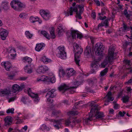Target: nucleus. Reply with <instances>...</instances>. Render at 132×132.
Returning a JSON list of instances; mask_svg holds the SVG:
<instances>
[{"instance_id": "f257e3e1", "label": "nucleus", "mask_w": 132, "mask_h": 132, "mask_svg": "<svg viewBox=\"0 0 132 132\" xmlns=\"http://www.w3.org/2000/svg\"><path fill=\"white\" fill-rule=\"evenodd\" d=\"M94 101H92L90 106L92 108L89 113V117L86 118L83 120L84 123L87 124L88 123L93 119L94 117H96L97 119H100L101 120L103 119V118L105 116L103 112L98 111V105L95 104Z\"/></svg>"}, {"instance_id": "f03ea898", "label": "nucleus", "mask_w": 132, "mask_h": 132, "mask_svg": "<svg viewBox=\"0 0 132 132\" xmlns=\"http://www.w3.org/2000/svg\"><path fill=\"white\" fill-rule=\"evenodd\" d=\"M114 48L112 46H110L109 48L108 56L105 57L103 61L101 63V66L102 68L105 67L109 63H110L112 60L116 58L115 56L116 53H115Z\"/></svg>"}, {"instance_id": "7ed1b4c3", "label": "nucleus", "mask_w": 132, "mask_h": 132, "mask_svg": "<svg viewBox=\"0 0 132 132\" xmlns=\"http://www.w3.org/2000/svg\"><path fill=\"white\" fill-rule=\"evenodd\" d=\"M78 7L79 9V12L78 11V8L77 7H71L69 9V11H68L67 12H66L65 14L66 16H68L69 15H73V11L75 12L76 13V17L78 18L79 19H82L81 14L82 13L84 10V6L83 5H79L78 6Z\"/></svg>"}, {"instance_id": "20e7f679", "label": "nucleus", "mask_w": 132, "mask_h": 132, "mask_svg": "<svg viewBox=\"0 0 132 132\" xmlns=\"http://www.w3.org/2000/svg\"><path fill=\"white\" fill-rule=\"evenodd\" d=\"M10 5L14 10L19 11L22 10V8L25 7V5L18 0H13L10 3Z\"/></svg>"}, {"instance_id": "39448f33", "label": "nucleus", "mask_w": 132, "mask_h": 132, "mask_svg": "<svg viewBox=\"0 0 132 132\" xmlns=\"http://www.w3.org/2000/svg\"><path fill=\"white\" fill-rule=\"evenodd\" d=\"M74 45L76 48L77 51L75 54V60L76 64L78 66H79V62L80 61L79 57L80 54L82 53L83 51V49L82 47H80L78 45L77 43H74Z\"/></svg>"}, {"instance_id": "423d86ee", "label": "nucleus", "mask_w": 132, "mask_h": 132, "mask_svg": "<svg viewBox=\"0 0 132 132\" xmlns=\"http://www.w3.org/2000/svg\"><path fill=\"white\" fill-rule=\"evenodd\" d=\"M77 88V87L76 86L69 87V86H68L65 84H63L58 87V88L59 91L62 92V93H64L68 90H69L70 91L74 92L75 89H76Z\"/></svg>"}, {"instance_id": "0eeeda50", "label": "nucleus", "mask_w": 132, "mask_h": 132, "mask_svg": "<svg viewBox=\"0 0 132 132\" xmlns=\"http://www.w3.org/2000/svg\"><path fill=\"white\" fill-rule=\"evenodd\" d=\"M104 50L103 44L101 43H98L96 44L94 48L95 54L96 55H101L103 50Z\"/></svg>"}, {"instance_id": "6e6552de", "label": "nucleus", "mask_w": 132, "mask_h": 132, "mask_svg": "<svg viewBox=\"0 0 132 132\" xmlns=\"http://www.w3.org/2000/svg\"><path fill=\"white\" fill-rule=\"evenodd\" d=\"M58 53L57 54V56L62 59H65L66 57V53L65 51L64 47L59 46L57 48Z\"/></svg>"}, {"instance_id": "1a4fd4ad", "label": "nucleus", "mask_w": 132, "mask_h": 132, "mask_svg": "<svg viewBox=\"0 0 132 132\" xmlns=\"http://www.w3.org/2000/svg\"><path fill=\"white\" fill-rule=\"evenodd\" d=\"M27 91L28 93L30 96L34 98V101L35 102H38L39 100L38 95L37 94H35L31 92L30 88L27 89Z\"/></svg>"}, {"instance_id": "9d476101", "label": "nucleus", "mask_w": 132, "mask_h": 132, "mask_svg": "<svg viewBox=\"0 0 132 132\" xmlns=\"http://www.w3.org/2000/svg\"><path fill=\"white\" fill-rule=\"evenodd\" d=\"M11 91L9 89H4L0 90V96L3 97L11 96Z\"/></svg>"}, {"instance_id": "9b49d317", "label": "nucleus", "mask_w": 132, "mask_h": 132, "mask_svg": "<svg viewBox=\"0 0 132 132\" xmlns=\"http://www.w3.org/2000/svg\"><path fill=\"white\" fill-rule=\"evenodd\" d=\"M78 31L75 30L71 31V32H68L67 34V36L68 38H70V39H75L76 38V35H77Z\"/></svg>"}, {"instance_id": "f8f14e48", "label": "nucleus", "mask_w": 132, "mask_h": 132, "mask_svg": "<svg viewBox=\"0 0 132 132\" xmlns=\"http://www.w3.org/2000/svg\"><path fill=\"white\" fill-rule=\"evenodd\" d=\"M40 14L43 18L45 20H49L50 17V13L43 10H41Z\"/></svg>"}, {"instance_id": "ddd939ff", "label": "nucleus", "mask_w": 132, "mask_h": 132, "mask_svg": "<svg viewBox=\"0 0 132 132\" xmlns=\"http://www.w3.org/2000/svg\"><path fill=\"white\" fill-rule=\"evenodd\" d=\"M48 68L46 65H41L39 67L37 70L38 72L39 73H44L48 70Z\"/></svg>"}, {"instance_id": "4468645a", "label": "nucleus", "mask_w": 132, "mask_h": 132, "mask_svg": "<svg viewBox=\"0 0 132 132\" xmlns=\"http://www.w3.org/2000/svg\"><path fill=\"white\" fill-rule=\"evenodd\" d=\"M8 33L7 31L5 29H1L0 30V35L1 39L5 40L7 36Z\"/></svg>"}, {"instance_id": "2eb2a0df", "label": "nucleus", "mask_w": 132, "mask_h": 132, "mask_svg": "<svg viewBox=\"0 0 132 132\" xmlns=\"http://www.w3.org/2000/svg\"><path fill=\"white\" fill-rule=\"evenodd\" d=\"M84 54L87 57L92 56L91 49L90 46H86L84 52Z\"/></svg>"}, {"instance_id": "dca6fc26", "label": "nucleus", "mask_w": 132, "mask_h": 132, "mask_svg": "<svg viewBox=\"0 0 132 132\" xmlns=\"http://www.w3.org/2000/svg\"><path fill=\"white\" fill-rule=\"evenodd\" d=\"M1 65L4 67L5 69L8 71H10L11 69V64L9 62H3L2 63Z\"/></svg>"}, {"instance_id": "f3484780", "label": "nucleus", "mask_w": 132, "mask_h": 132, "mask_svg": "<svg viewBox=\"0 0 132 132\" xmlns=\"http://www.w3.org/2000/svg\"><path fill=\"white\" fill-rule=\"evenodd\" d=\"M56 89H53L51 90L50 91H49L47 93L46 96V97L48 96L49 97H52V98L55 97L56 94L55 93Z\"/></svg>"}, {"instance_id": "a211bd4d", "label": "nucleus", "mask_w": 132, "mask_h": 132, "mask_svg": "<svg viewBox=\"0 0 132 132\" xmlns=\"http://www.w3.org/2000/svg\"><path fill=\"white\" fill-rule=\"evenodd\" d=\"M75 72V71L73 69L71 68H68L66 71V76L68 78H69L73 75Z\"/></svg>"}, {"instance_id": "6ab92c4d", "label": "nucleus", "mask_w": 132, "mask_h": 132, "mask_svg": "<svg viewBox=\"0 0 132 132\" xmlns=\"http://www.w3.org/2000/svg\"><path fill=\"white\" fill-rule=\"evenodd\" d=\"M64 27L61 24L59 25L57 31L58 33V34L59 36H61L63 34L62 32H64Z\"/></svg>"}, {"instance_id": "aec40b11", "label": "nucleus", "mask_w": 132, "mask_h": 132, "mask_svg": "<svg viewBox=\"0 0 132 132\" xmlns=\"http://www.w3.org/2000/svg\"><path fill=\"white\" fill-rule=\"evenodd\" d=\"M5 125L7 127L10 126L12 123V121L11 117H7L5 119Z\"/></svg>"}, {"instance_id": "412c9836", "label": "nucleus", "mask_w": 132, "mask_h": 132, "mask_svg": "<svg viewBox=\"0 0 132 132\" xmlns=\"http://www.w3.org/2000/svg\"><path fill=\"white\" fill-rule=\"evenodd\" d=\"M22 87H20L17 84H15L12 86V91L14 93H15L20 90H22Z\"/></svg>"}, {"instance_id": "4be33fe9", "label": "nucleus", "mask_w": 132, "mask_h": 132, "mask_svg": "<svg viewBox=\"0 0 132 132\" xmlns=\"http://www.w3.org/2000/svg\"><path fill=\"white\" fill-rule=\"evenodd\" d=\"M45 46V45L43 43L37 44L35 47V50L36 51L39 52L42 49L43 47H44Z\"/></svg>"}, {"instance_id": "5701e85b", "label": "nucleus", "mask_w": 132, "mask_h": 132, "mask_svg": "<svg viewBox=\"0 0 132 132\" xmlns=\"http://www.w3.org/2000/svg\"><path fill=\"white\" fill-rule=\"evenodd\" d=\"M92 68L94 70L97 69L99 66L98 62L97 61H95L91 65Z\"/></svg>"}, {"instance_id": "b1692460", "label": "nucleus", "mask_w": 132, "mask_h": 132, "mask_svg": "<svg viewBox=\"0 0 132 132\" xmlns=\"http://www.w3.org/2000/svg\"><path fill=\"white\" fill-rule=\"evenodd\" d=\"M111 93L110 91L109 92L106 94V96L107 97V98L108 99L107 101L108 103L110 101H112L114 99L113 97L111 96Z\"/></svg>"}, {"instance_id": "393cba45", "label": "nucleus", "mask_w": 132, "mask_h": 132, "mask_svg": "<svg viewBox=\"0 0 132 132\" xmlns=\"http://www.w3.org/2000/svg\"><path fill=\"white\" fill-rule=\"evenodd\" d=\"M42 60V61L45 64H47L49 62H51L52 61L50 59L48 58L45 56H43Z\"/></svg>"}, {"instance_id": "a878e982", "label": "nucleus", "mask_w": 132, "mask_h": 132, "mask_svg": "<svg viewBox=\"0 0 132 132\" xmlns=\"http://www.w3.org/2000/svg\"><path fill=\"white\" fill-rule=\"evenodd\" d=\"M25 71L28 73H30L32 72V68L29 66L27 65L24 68Z\"/></svg>"}, {"instance_id": "bb28decb", "label": "nucleus", "mask_w": 132, "mask_h": 132, "mask_svg": "<svg viewBox=\"0 0 132 132\" xmlns=\"http://www.w3.org/2000/svg\"><path fill=\"white\" fill-rule=\"evenodd\" d=\"M41 33L47 39H50V36L49 34L46 31L43 30L42 31H41Z\"/></svg>"}, {"instance_id": "cd10ccee", "label": "nucleus", "mask_w": 132, "mask_h": 132, "mask_svg": "<svg viewBox=\"0 0 132 132\" xmlns=\"http://www.w3.org/2000/svg\"><path fill=\"white\" fill-rule=\"evenodd\" d=\"M49 31L50 32V34L51 36L52 39H54L55 37V36L54 33V28L53 27H52L50 28Z\"/></svg>"}, {"instance_id": "c85d7f7f", "label": "nucleus", "mask_w": 132, "mask_h": 132, "mask_svg": "<svg viewBox=\"0 0 132 132\" xmlns=\"http://www.w3.org/2000/svg\"><path fill=\"white\" fill-rule=\"evenodd\" d=\"M78 114V112L76 111H71L68 112L67 114L70 117H71L72 116H75Z\"/></svg>"}, {"instance_id": "c756f323", "label": "nucleus", "mask_w": 132, "mask_h": 132, "mask_svg": "<svg viewBox=\"0 0 132 132\" xmlns=\"http://www.w3.org/2000/svg\"><path fill=\"white\" fill-rule=\"evenodd\" d=\"M23 60H24V62L28 63H30L32 60L31 58L27 56L24 57L23 58Z\"/></svg>"}, {"instance_id": "7c9ffc66", "label": "nucleus", "mask_w": 132, "mask_h": 132, "mask_svg": "<svg viewBox=\"0 0 132 132\" xmlns=\"http://www.w3.org/2000/svg\"><path fill=\"white\" fill-rule=\"evenodd\" d=\"M8 3L7 2H3L2 3V6L5 10H7L9 9L8 7Z\"/></svg>"}, {"instance_id": "2f4dec72", "label": "nucleus", "mask_w": 132, "mask_h": 132, "mask_svg": "<svg viewBox=\"0 0 132 132\" xmlns=\"http://www.w3.org/2000/svg\"><path fill=\"white\" fill-rule=\"evenodd\" d=\"M39 129L40 130L42 131H43L44 130L48 131L49 130V129L44 124L40 126V127L39 128Z\"/></svg>"}, {"instance_id": "473e14b6", "label": "nucleus", "mask_w": 132, "mask_h": 132, "mask_svg": "<svg viewBox=\"0 0 132 132\" xmlns=\"http://www.w3.org/2000/svg\"><path fill=\"white\" fill-rule=\"evenodd\" d=\"M108 71V68H105L101 72L100 74V77H102L105 76L107 73Z\"/></svg>"}, {"instance_id": "72a5a7b5", "label": "nucleus", "mask_w": 132, "mask_h": 132, "mask_svg": "<svg viewBox=\"0 0 132 132\" xmlns=\"http://www.w3.org/2000/svg\"><path fill=\"white\" fill-rule=\"evenodd\" d=\"M129 97L128 95L125 96H123L121 100L124 103H126L128 102Z\"/></svg>"}, {"instance_id": "f704fd0d", "label": "nucleus", "mask_w": 132, "mask_h": 132, "mask_svg": "<svg viewBox=\"0 0 132 132\" xmlns=\"http://www.w3.org/2000/svg\"><path fill=\"white\" fill-rule=\"evenodd\" d=\"M38 20V18L37 17H33L32 16H31L30 18V21L32 23H34L37 21Z\"/></svg>"}, {"instance_id": "c9c22d12", "label": "nucleus", "mask_w": 132, "mask_h": 132, "mask_svg": "<svg viewBox=\"0 0 132 132\" xmlns=\"http://www.w3.org/2000/svg\"><path fill=\"white\" fill-rule=\"evenodd\" d=\"M9 50H10V51L9 52L10 53H15V54H11V55L13 56V57H15L16 56V53H15L16 51L15 49L14 48L10 47L9 48Z\"/></svg>"}, {"instance_id": "e433bc0d", "label": "nucleus", "mask_w": 132, "mask_h": 132, "mask_svg": "<svg viewBox=\"0 0 132 132\" xmlns=\"http://www.w3.org/2000/svg\"><path fill=\"white\" fill-rule=\"evenodd\" d=\"M48 79V77L46 76H43L40 77L39 79L38 78L37 79V81H39V80H41L42 81H45Z\"/></svg>"}, {"instance_id": "4c0bfd02", "label": "nucleus", "mask_w": 132, "mask_h": 132, "mask_svg": "<svg viewBox=\"0 0 132 132\" xmlns=\"http://www.w3.org/2000/svg\"><path fill=\"white\" fill-rule=\"evenodd\" d=\"M59 76L61 75H63L65 74V72L63 69L60 67L59 69Z\"/></svg>"}, {"instance_id": "58836bf2", "label": "nucleus", "mask_w": 132, "mask_h": 132, "mask_svg": "<svg viewBox=\"0 0 132 132\" xmlns=\"http://www.w3.org/2000/svg\"><path fill=\"white\" fill-rule=\"evenodd\" d=\"M26 37L29 38H30L32 36V34H30L29 31H26L25 33Z\"/></svg>"}, {"instance_id": "ea45409f", "label": "nucleus", "mask_w": 132, "mask_h": 132, "mask_svg": "<svg viewBox=\"0 0 132 132\" xmlns=\"http://www.w3.org/2000/svg\"><path fill=\"white\" fill-rule=\"evenodd\" d=\"M60 112V111H57L56 110L52 112L51 116L54 117L55 116L57 115Z\"/></svg>"}, {"instance_id": "a19ab883", "label": "nucleus", "mask_w": 132, "mask_h": 132, "mask_svg": "<svg viewBox=\"0 0 132 132\" xmlns=\"http://www.w3.org/2000/svg\"><path fill=\"white\" fill-rule=\"evenodd\" d=\"M28 98L26 97H23L21 98V100L24 104H26L27 103V101L28 100Z\"/></svg>"}, {"instance_id": "79ce46f5", "label": "nucleus", "mask_w": 132, "mask_h": 132, "mask_svg": "<svg viewBox=\"0 0 132 132\" xmlns=\"http://www.w3.org/2000/svg\"><path fill=\"white\" fill-rule=\"evenodd\" d=\"M49 79H50V82L52 83L55 82L56 79L54 75H53L52 77H50Z\"/></svg>"}, {"instance_id": "37998d69", "label": "nucleus", "mask_w": 132, "mask_h": 132, "mask_svg": "<svg viewBox=\"0 0 132 132\" xmlns=\"http://www.w3.org/2000/svg\"><path fill=\"white\" fill-rule=\"evenodd\" d=\"M14 109L13 108L9 109L6 111V112L7 114L11 113L12 114L14 113Z\"/></svg>"}, {"instance_id": "c03bdc74", "label": "nucleus", "mask_w": 132, "mask_h": 132, "mask_svg": "<svg viewBox=\"0 0 132 132\" xmlns=\"http://www.w3.org/2000/svg\"><path fill=\"white\" fill-rule=\"evenodd\" d=\"M123 28V31H125V30H129V27L127 26V25L125 23H123V26L122 27Z\"/></svg>"}, {"instance_id": "a18cd8bd", "label": "nucleus", "mask_w": 132, "mask_h": 132, "mask_svg": "<svg viewBox=\"0 0 132 132\" xmlns=\"http://www.w3.org/2000/svg\"><path fill=\"white\" fill-rule=\"evenodd\" d=\"M54 122L55 123H56V125H54V126L56 129H59V127L58 125L60 124V121L59 120L54 121Z\"/></svg>"}, {"instance_id": "49530a36", "label": "nucleus", "mask_w": 132, "mask_h": 132, "mask_svg": "<svg viewBox=\"0 0 132 132\" xmlns=\"http://www.w3.org/2000/svg\"><path fill=\"white\" fill-rule=\"evenodd\" d=\"M15 75V73H13L12 74H10L8 75V78L10 79H12Z\"/></svg>"}, {"instance_id": "de8ad7c7", "label": "nucleus", "mask_w": 132, "mask_h": 132, "mask_svg": "<svg viewBox=\"0 0 132 132\" xmlns=\"http://www.w3.org/2000/svg\"><path fill=\"white\" fill-rule=\"evenodd\" d=\"M104 26L105 25L106 26H108V22L107 19H106L104 21L102 22Z\"/></svg>"}, {"instance_id": "09e8293b", "label": "nucleus", "mask_w": 132, "mask_h": 132, "mask_svg": "<svg viewBox=\"0 0 132 132\" xmlns=\"http://www.w3.org/2000/svg\"><path fill=\"white\" fill-rule=\"evenodd\" d=\"M85 89L87 92H89L92 93H93L94 92L93 91L91 90L90 88L88 87H86Z\"/></svg>"}, {"instance_id": "8fccbe9b", "label": "nucleus", "mask_w": 132, "mask_h": 132, "mask_svg": "<svg viewBox=\"0 0 132 132\" xmlns=\"http://www.w3.org/2000/svg\"><path fill=\"white\" fill-rule=\"evenodd\" d=\"M113 103H114V108L116 109H118L119 107V105L118 104L116 103V102L114 101Z\"/></svg>"}, {"instance_id": "3c124183", "label": "nucleus", "mask_w": 132, "mask_h": 132, "mask_svg": "<svg viewBox=\"0 0 132 132\" xmlns=\"http://www.w3.org/2000/svg\"><path fill=\"white\" fill-rule=\"evenodd\" d=\"M96 79L95 78H94L93 79H91L89 81V84H93L94 83H95L96 82Z\"/></svg>"}, {"instance_id": "603ef678", "label": "nucleus", "mask_w": 132, "mask_h": 132, "mask_svg": "<svg viewBox=\"0 0 132 132\" xmlns=\"http://www.w3.org/2000/svg\"><path fill=\"white\" fill-rule=\"evenodd\" d=\"M16 97L15 96H14L10 98L8 100L9 102L10 103L11 102L13 101H14L16 98Z\"/></svg>"}, {"instance_id": "864d4df0", "label": "nucleus", "mask_w": 132, "mask_h": 132, "mask_svg": "<svg viewBox=\"0 0 132 132\" xmlns=\"http://www.w3.org/2000/svg\"><path fill=\"white\" fill-rule=\"evenodd\" d=\"M47 97V100L50 103H52L53 102V100L52 99V97H49L48 96L46 97Z\"/></svg>"}, {"instance_id": "5fc2aeb1", "label": "nucleus", "mask_w": 132, "mask_h": 132, "mask_svg": "<svg viewBox=\"0 0 132 132\" xmlns=\"http://www.w3.org/2000/svg\"><path fill=\"white\" fill-rule=\"evenodd\" d=\"M71 122L70 121V120L69 119H68L65 120V125L67 126H70V124Z\"/></svg>"}, {"instance_id": "6e6d98bb", "label": "nucleus", "mask_w": 132, "mask_h": 132, "mask_svg": "<svg viewBox=\"0 0 132 132\" xmlns=\"http://www.w3.org/2000/svg\"><path fill=\"white\" fill-rule=\"evenodd\" d=\"M126 114V112L124 111H123V112L120 111L119 113V115L122 117L123 116Z\"/></svg>"}, {"instance_id": "4d7b16f0", "label": "nucleus", "mask_w": 132, "mask_h": 132, "mask_svg": "<svg viewBox=\"0 0 132 132\" xmlns=\"http://www.w3.org/2000/svg\"><path fill=\"white\" fill-rule=\"evenodd\" d=\"M26 15V14L25 13H22L19 15V16L21 18H24Z\"/></svg>"}, {"instance_id": "13d9d810", "label": "nucleus", "mask_w": 132, "mask_h": 132, "mask_svg": "<svg viewBox=\"0 0 132 132\" xmlns=\"http://www.w3.org/2000/svg\"><path fill=\"white\" fill-rule=\"evenodd\" d=\"M124 14L126 16L127 18L129 17V15L127 11V10L125 9L124 11Z\"/></svg>"}, {"instance_id": "bf43d9fd", "label": "nucleus", "mask_w": 132, "mask_h": 132, "mask_svg": "<svg viewBox=\"0 0 132 132\" xmlns=\"http://www.w3.org/2000/svg\"><path fill=\"white\" fill-rule=\"evenodd\" d=\"M82 37L83 35L81 34L78 32L77 35V38L80 39Z\"/></svg>"}, {"instance_id": "052dcab7", "label": "nucleus", "mask_w": 132, "mask_h": 132, "mask_svg": "<svg viewBox=\"0 0 132 132\" xmlns=\"http://www.w3.org/2000/svg\"><path fill=\"white\" fill-rule=\"evenodd\" d=\"M28 77H20L19 78V79L20 80H24L26 79Z\"/></svg>"}, {"instance_id": "680f3d73", "label": "nucleus", "mask_w": 132, "mask_h": 132, "mask_svg": "<svg viewBox=\"0 0 132 132\" xmlns=\"http://www.w3.org/2000/svg\"><path fill=\"white\" fill-rule=\"evenodd\" d=\"M82 103L81 102L79 101L77 103H76L75 104V105H76V106H74L73 107V109H75L76 108H78V106L79 104H80L81 103Z\"/></svg>"}, {"instance_id": "e2e57ef3", "label": "nucleus", "mask_w": 132, "mask_h": 132, "mask_svg": "<svg viewBox=\"0 0 132 132\" xmlns=\"http://www.w3.org/2000/svg\"><path fill=\"white\" fill-rule=\"evenodd\" d=\"M92 17L94 19H95L96 17V13L95 12H92L91 14Z\"/></svg>"}, {"instance_id": "0e129e2a", "label": "nucleus", "mask_w": 132, "mask_h": 132, "mask_svg": "<svg viewBox=\"0 0 132 132\" xmlns=\"http://www.w3.org/2000/svg\"><path fill=\"white\" fill-rule=\"evenodd\" d=\"M75 125V121H74L71 122L70 124V126L72 127H73Z\"/></svg>"}, {"instance_id": "69168bd1", "label": "nucleus", "mask_w": 132, "mask_h": 132, "mask_svg": "<svg viewBox=\"0 0 132 132\" xmlns=\"http://www.w3.org/2000/svg\"><path fill=\"white\" fill-rule=\"evenodd\" d=\"M130 61L129 60H124V62L126 63V65H129L130 63Z\"/></svg>"}, {"instance_id": "338daca9", "label": "nucleus", "mask_w": 132, "mask_h": 132, "mask_svg": "<svg viewBox=\"0 0 132 132\" xmlns=\"http://www.w3.org/2000/svg\"><path fill=\"white\" fill-rule=\"evenodd\" d=\"M132 83V79H130L127 82H125V84H129Z\"/></svg>"}, {"instance_id": "774afa93", "label": "nucleus", "mask_w": 132, "mask_h": 132, "mask_svg": "<svg viewBox=\"0 0 132 132\" xmlns=\"http://www.w3.org/2000/svg\"><path fill=\"white\" fill-rule=\"evenodd\" d=\"M96 3V4L98 6H100V3L98 0H94Z\"/></svg>"}]
</instances>
